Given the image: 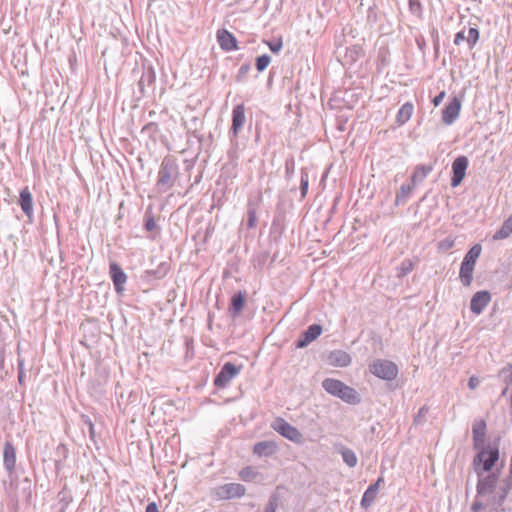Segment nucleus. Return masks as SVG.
<instances>
[{
	"instance_id": "obj_1",
	"label": "nucleus",
	"mask_w": 512,
	"mask_h": 512,
	"mask_svg": "<svg viewBox=\"0 0 512 512\" xmlns=\"http://www.w3.org/2000/svg\"><path fill=\"white\" fill-rule=\"evenodd\" d=\"M322 386L329 394L339 397L347 403L355 404L359 402V396L356 390L347 386L340 380L327 378L322 382Z\"/></svg>"
},
{
	"instance_id": "obj_2",
	"label": "nucleus",
	"mask_w": 512,
	"mask_h": 512,
	"mask_svg": "<svg viewBox=\"0 0 512 512\" xmlns=\"http://www.w3.org/2000/svg\"><path fill=\"white\" fill-rule=\"evenodd\" d=\"M497 476L492 474L479 480L477 485V493L479 497L485 498L493 504H499L505 498L506 492H499L496 490Z\"/></svg>"
},
{
	"instance_id": "obj_3",
	"label": "nucleus",
	"mask_w": 512,
	"mask_h": 512,
	"mask_svg": "<svg viewBox=\"0 0 512 512\" xmlns=\"http://www.w3.org/2000/svg\"><path fill=\"white\" fill-rule=\"evenodd\" d=\"M370 372L383 380L392 381L398 376L397 365L386 359H377L369 365Z\"/></svg>"
},
{
	"instance_id": "obj_4",
	"label": "nucleus",
	"mask_w": 512,
	"mask_h": 512,
	"mask_svg": "<svg viewBox=\"0 0 512 512\" xmlns=\"http://www.w3.org/2000/svg\"><path fill=\"white\" fill-rule=\"evenodd\" d=\"M272 428L277 431L279 434H281L283 437L287 438L288 440L295 442V443H301L302 442V434L301 432L291 424H289L287 421H285L283 418H277L273 424Z\"/></svg>"
},
{
	"instance_id": "obj_5",
	"label": "nucleus",
	"mask_w": 512,
	"mask_h": 512,
	"mask_svg": "<svg viewBox=\"0 0 512 512\" xmlns=\"http://www.w3.org/2000/svg\"><path fill=\"white\" fill-rule=\"evenodd\" d=\"M242 366H236L231 362H227L223 365L220 372L214 379V385L217 388L226 387L230 381L241 372Z\"/></svg>"
},
{
	"instance_id": "obj_6",
	"label": "nucleus",
	"mask_w": 512,
	"mask_h": 512,
	"mask_svg": "<svg viewBox=\"0 0 512 512\" xmlns=\"http://www.w3.org/2000/svg\"><path fill=\"white\" fill-rule=\"evenodd\" d=\"M468 167V159L466 156L457 157L452 163L453 176L451 178V186L457 187L461 184L466 175Z\"/></svg>"
},
{
	"instance_id": "obj_7",
	"label": "nucleus",
	"mask_w": 512,
	"mask_h": 512,
	"mask_svg": "<svg viewBox=\"0 0 512 512\" xmlns=\"http://www.w3.org/2000/svg\"><path fill=\"white\" fill-rule=\"evenodd\" d=\"M499 459V451L497 448H488L481 450L477 457L475 458V464L477 462L482 463V468L484 471H490L497 460Z\"/></svg>"
},
{
	"instance_id": "obj_8",
	"label": "nucleus",
	"mask_w": 512,
	"mask_h": 512,
	"mask_svg": "<svg viewBox=\"0 0 512 512\" xmlns=\"http://www.w3.org/2000/svg\"><path fill=\"white\" fill-rule=\"evenodd\" d=\"M246 488L240 483H228L217 488L221 499L240 498L245 495Z\"/></svg>"
},
{
	"instance_id": "obj_9",
	"label": "nucleus",
	"mask_w": 512,
	"mask_h": 512,
	"mask_svg": "<svg viewBox=\"0 0 512 512\" xmlns=\"http://www.w3.org/2000/svg\"><path fill=\"white\" fill-rule=\"evenodd\" d=\"M491 294L488 291L476 292L470 302V309L475 315H480L491 302Z\"/></svg>"
},
{
	"instance_id": "obj_10",
	"label": "nucleus",
	"mask_w": 512,
	"mask_h": 512,
	"mask_svg": "<svg viewBox=\"0 0 512 512\" xmlns=\"http://www.w3.org/2000/svg\"><path fill=\"white\" fill-rule=\"evenodd\" d=\"M216 39L220 48L226 52L238 50V41L236 37L226 29H219L216 33Z\"/></svg>"
},
{
	"instance_id": "obj_11",
	"label": "nucleus",
	"mask_w": 512,
	"mask_h": 512,
	"mask_svg": "<svg viewBox=\"0 0 512 512\" xmlns=\"http://www.w3.org/2000/svg\"><path fill=\"white\" fill-rule=\"evenodd\" d=\"M461 106V101L453 97L442 111V121L446 125H451L458 118Z\"/></svg>"
},
{
	"instance_id": "obj_12",
	"label": "nucleus",
	"mask_w": 512,
	"mask_h": 512,
	"mask_svg": "<svg viewBox=\"0 0 512 512\" xmlns=\"http://www.w3.org/2000/svg\"><path fill=\"white\" fill-rule=\"evenodd\" d=\"M110 276L116 292L122 293L124 290V285L127 281V276L123 269L116 262L110 263Z\"/></svg>"
},
{
	"instance_id": "obj_13",
	"label": "nucleus",
	"mask_w": 512,
	"mask_h": 512,
	"mask_svg": "<svg viewBox=\"0 0 512 512\" xmlns=\"http://www.w3.org/2000/svg\"><path fill=\"white\" fill-rule=\"evenodd\" d=\"M3 465L8 474H12L14 472L16 466V450L14 445L9 441L4 444Z\"/></svg>"
},
{
	"instance_id": "obj_14",
	"label": "nucleus",
	"mask_w": 512,
	"mask_h": 512,
	"mask_svg": "<svg viewBox=\"0 0 512 512\" xmlns=\"http://www.w3.org/2000/svg\"><path fill=\"white\" fill-rule=\"evenodd\" d=\"M327 362L334 367H346L351 363V357L345 351L336 350L329 353Z\"/></svg>"
},
{
	"instance_id": "obj_15",
	"label": "nucleus",
	"mask_w": 512,
	"mask_h": 512,
	"mask_svg": "<svg viewBox=\"0 0 512 512\" xmlns=\"http://www.w3.org/2000/svg\"><path fill=\"white\" fill-rule=\"evenodd\" d=\"M487 425L484 420H477L472 427L473 441L475 448L483 446L486 438Z\"/></svg>"
},
{
	"instance_id": "obj_16",
	"label": "nucleus",
	"mask_w": 512,
	"mask_h": 512,
	"mask_svg": "<svg viewBox=\"0 0 512 512\" xmlns=\"http://www.w3.org/2000/svg\"><path fill=\"white\" fill-rule=\"evenodd\" d=\"M19 204L24 214L31 218L33 215V197L28 187L20 191Z\"/></svg>"
},
{
	"instance_id": "obj_17",
	"label": "nucleus",
	"mask_w": 512,
	"mask_h": 512,
	"mask_svg": "<svg viewBox=\"0 0 512 512\" xmlns=\"http://www.w3.org/2000/svg\"><path fill=\"white\" fill-rule=\"evenodd\" d=\"M245 122V107L243 104L236 105L232 111V131L236 135Z\"/></svg>"
},
{
	"instance_id": "obj_18",
	"label": "nucleus",
	"mask_w": 512,
	"mask_h": 512,
	"mask_svg": "<svg viewBox=\"0 0 512 512\" xmlns=\"http://www.w3.org/2000/svg\"><path fill=\"white\" fill-rule=\"evenodd\" d=\"M322 333V327L318 324H313L308 327L304 332L303 338L299 340L297 347L302 348L318 338Z\"/></svg>"
},
{
	"instance_id": "obj_19",
	"label": "nucleus",
	"mask_w": 512,
	"mask_h": 512,
	"mask_svg": "<svg viewBox=\"0 0 512 512\" xmlns=\"http://www.w3.org/2000/svg\"><path fill=\"white\" fill-rule=\"evenodd\" d=\"M414 112V105L411 102L403 104L397 112L396 123L398 126H402L407 123Z\"/></svg>"
},
{
	"instance_id": "obj_20",
	"label": "nucleus",
	"mask_w": 512,
	"mask_h": 512,
	"mask_svg": "<svg viewBox=\"0 0 512 512\" xmlns=\"http://www.w3.org/2000/svg\"><path fill=\"white\" fill-rule=\"evenodd\" d=\"M474 268L475 266L462 261L459 278L461 283L466 287H469L472 283Z\"/></svg>"
},
{
	"instance_id": "obj_21",
	"label": "nucleus",
	"mask_w": 512,
	"mask_h": 512,
	"mask_svg": "<svg viewBox=\"0 0 512 512\" xmlns=\"http://www.w3.org/2000/svg\"><path fill=\"white\" fill-rule=\"evenodd\" d=\"M277 445L273 441L258 442L254 445L253 452L258 456L271 455L276 451Z\"/></svg>"
},
{
	"instance_id": "obj_22",
	"label": "nucleus",
	"mask_w": 512,
	"mask_h": 512,
	"mask_svg": "<svg viewBox=\"0 0 512 512\" xmlns=\"http://www.w3.org/2000/svg\"><path fill=\"white\" fill-rule=\"evenodd\" d=\"M510 235H512V215L503 222L501 228L493 235V240H503Z\"/></svg>"
},
{
	"instance_id": "obj_23",
	"label": "nucleus",
	"mask_w": 512,
	"mask_h": 512,
	"mask_svg": "<svg viewBox=\"0 0 512 512\" xmlns=\"http://www.w3.org/2000/svg\"><path fill=\"white\" fill-rule=\"evenodd\" d=\"M482 251V247L480 244H475L465 255L463 261L471 264L473 266L476 265V261L479 258Z\"/></svg>"
},
{
	"instance_id": "obj_24",
	"label": "nucleus",
	"mask_w": 512,
	"mask_h": 512,
	"mask_svg": "<svg viewBox=\"0 0 512 512\" xmlns=\"http://www.w3.org/2000/svg\"><path fill=\"white\" fill-rule=\"evenodd\" d=\"M431 171H432L431 166L422 165V166L416 167V169L412 175V182L417 183V182L424 180Z\"/></svg>"
},
{
	"instance_id": "obj_25",
	"label": "nucleus",
	"mask_w": 512,
	"mask_h": 512,
	"mask_svg": "<svg viewBox=\"0 0 512 512\" xmlns=\"http://www.w3.org/2000/svg\"><path fill=\"white\" fill-rule=\"evenodd\" d=\"M376 495H377L376 487H372L370 485L362 497V500H361L362 507L368 508L374 502Z\"/></svg>"
},
{
	"instance_id": "obj_26",
	"label": "nucleus",
	"mask_w": 512,
	"mask_h": 512,
	"mask_svg": "<svg viewBox=\"0 0 512 512\" xmlns=\"http://www.w3.org/2000/svg\"><path fill=\"white\" fill-rule=\"evenodd\" d=\"M245 305V295L243 292H238L233 295L231 299V307L235 313H239Z\"/></svg>"
},
{
	"instance_id": "obj_27",
	"label": "nucleus",
	"mask_w": 512,
	"mask_h": 512,
	"mask_svg": "<svg viewBox=\"0 0 512 512\" xmlns=\"http://www.w3.org/2000/svg\"><path fill=\"white\" fill-rule=\"evenodd\" d=\"M480 37L479 30L476 27H471L468 30L466 42L470 49H473L477 44Z\"/></svg>"
},
{
	"instance_id": "obj_28",
	"label": "nucleus",
	"mask_w": 512,
	"mask_h": 512,
	"mask_svg": "<svg viewBox=\"0 0 512 512\" xmlns=\"http://www.w3.org/2000/svg\"><path fill=\"white\" fill-rule=\"evenodd\" d=\"M342 457H343V460L344 462L349 466V467H354L356 466L357 464V457H356V454L350 450V449H344L342 451Z\"/></svg>"
},
{
	"instance_id": "obj_29",
	"label": "nucleus",
	"mask_w": 512,
	"mask_h": 512,
	"mask_svg": "<svg viewBox=\"0 0 512 512\" xmlns=\"http://www.w3.org/2000/svg\"><path fill=\"white\" fill-rule=\"evenodd\" d=\"M239 476L243 481H251L255 479L257 473L254 471L253 467L247 466L240 471Z\"/></svg>"
},
{
	"instance_id": "obj_30",
	"label": "nucleus",
	"mask_w": 512,
	"mask_h": 512,
	"mask_svg": "<svg viewBox=\"0 0 512 512\" xmlns=\"http://www.w3.org/2000/svg\"><path fill=\"white\" fill-rule=\"evenodd\" d=\"M156 227V221L154 216L152 215L151 207H148L145 213V229L147 231H152Z\"/></svg>"
},
{
	"instance_id": "obj_31",
	"label": "nucleus",
	"mask_w": 512,
	"mask_h": 512,
	"mask_svg": "<svg viewBox=\"0 0 512 512\" xmlns=\"http://www.w3.org/2000/svg\"><path fill=\"white\" fill-rule=\"evenodd\" d=\"M271 62V58L270 56L268 55H262V56H259L257 59H256V68L259 72H262L263 70H265L268 65L270 64Z\"/></svg>"
},
{
	"instance_id": "obj_32",
	"label": "nucleus",
	"mask_w": 512,
	"mask_h": 512,
	"mask_svg": "<svg viewBox=\"0 0 512 512\" xmlns=\"http://www.w3.org/2000/svg\"><path fill=\"white\" fill-rule=\"evenodd\" d=\"M454 244H455L454 239L451 237H448V238L441 240L438 243V249L441 251H447V250L453 248Z\"/></svg>"
},
{
	"instance_id": "obj_33",
	"label": "nucleus",
	"mask_w": 512,
	"mask_h": 512,
	"mask_svg": "<svg viewBox=\"0 0 512 512\" xmlns=\"http://www.w3.org/2000/svg\"><path fill=\"white\" fill-rule=\"evenodd\" d=\"M265 43L273 53H278L283 47L282 38H279L275 42L265 41Z\"/></svg>"
},
{
	"instance_id": "obj_34",
	"label": "nucleus",
	"mask_w": 512,
	"mask_h": 512,
	"mask_svg": "<svg viewBox=\"0 0 512 512\" xmlns=\"http://www.w3.org/2000/svg\"><path fill=\"white\" fill-rule=\"evenodd\" d=\"M83 423L88 427L90 438L93 439L95 436L94 424L88 416H82Z\"/></svg>"
},
{
	"instance_id": "obj_35",
	"label": "nucleus",
	"mask_w": 512,
	"mask_h": 512,
	"mask_svg": "<svg viewBox=\"0 0 512 512\" xmlns=\"http://www.w3.org/2000/svg\"><path fill=\"white\" fill-rule=\"evenodd\" d=\"M256 222H257V215H256V211L255 210H250L248 212V221H247V225L249 228H253L256 226Z\"/></svg>"
},
{
	"instance_id": "obj_36",
	"label": "nucleus",
	"mask_w": 512,
	"mask_h": 512,
	"mask_svg": "<svg viewBox=\"0 0 512 512\" xmlns=\"http://www.w3.org/2000/svg\"><path fill=\"white\" fill-rule=\"evenodd\" d=\"M25 373H24V360L18 357V380L20 383H23Z\"/></svg>"
},
{
	"instance_id": "obj_37",
	"label": "nucleus",
	"mask_w": 512,
	"mask_h": 512,
	"mask_svg": "<svg viewBox=\"0 0 512 512\" xmlns=\"http://www.w3.org/2000/svg\"><path fill=\"white\" fill-rule=\"evenodd\" d=\"M466 37L467 35H465L464 31H459L454 37V44L460 45L464 40L466 41Z\"/></svg>"
},
{
	"instance_id": "obj_38",
	"label": "nucleus",
	"mask_w": 512,
	"mask_h": 512,
	"mask_svg": "<svg viewBox=\"0 0 512 512\" xmlns=\"http://www.w3.org/2000/svg\"><path fill=\"white\" fill-rule=\"evenodd\" d=\"M445 91H441L437 96L434 97V99L432 100L433 104L435 107H437L438 105H440V103L443 101V99L445 98Z\"/></svg>"
},
{
	"instance_id": "obj_39",
	"label": "nucleus",
	"mask_w": 512,
	"mask_h": 512,
	"mask_svg": "<svg viewBox=\"0 0 512 512\" xmlns=\"http://www.w3.org/2000/svg\"><path fill=\"white\" fill-rule=\"evenodd\" d=\"M479 379L476 377V376H472L470 377L469 381H468V387L471 389V390H474L477 388L478 384H479Z\"/></svg>"
},
{
	"instance_id": "obj_40",
	"label": "nucleus",
	"mask_w": 512,
	"mask_h": 512,
	"mask_svg": "<svg viewBox=\"0 0 512 512\" xmlns=\"http://www.w3.org/2000/svg\"><path fill=\"white\" fill-rule=\"evenodd\" d=\"M146 512H158V506L156 502H151L146 507Z\"/></svg>"
},
{
	"instance_id": "obj_41",
	"label": "nucleus",
	"mask_w": 512,
	"mask_h": 512,
	"mask_svg": "<svg viewBox=\"0 0 512 512\" xmlns=\"http://www.w3.org/2000/svg\"><path fill=\"white\" fill-rule=\"evenodd\" d=\"M383 482H384V478L381 476V477H379V478L377 479V481H376L374 484H372L371 486H372V487H376V491L378 492V490H379V488H380V486H381V484H382Z\"/></svg>"
},
{
	"instance_id": "obj_42",
	"label": "nucleus",
	"mask_w": 512,
	"mask_h": 512,
	"mask_svg": "<svg viewBox=\"0 0 512 512\" xmlns=\"http://www.w3.org/2000/svg\"><path fill=\"white\" fill-rule=\"evenodd\" d=\"M482 509V504L479 503V502H475L473 505H472V510L473 512H480Z\"/></svg>"
},
{
	"instance_id": "obj_43",
	"label": "nucleus",
	"mask_w": 512,
	"mask_h": 512,
	"mask_svg": "<svg viewBox=\"0 0 512 512\" xmlns=\"http://www.w3.org/2000/svg\"><path fill=\"white\" fill-rule=\"evenodd\" d=\"M507 371L509 372L508 382L512 385V363L509 364Z\"/></svg>"
},
{
	"instance_id": "obj_44",
	"label": "nucleus",
	"mask_w": 512,
	"mask_h": 512,
	"mask_svg": "<svg viewBox=\"0 0 512 512\" xmlns=\"http://www.w3.org/2000/svg\"><path fill=\"white\" fill-rule=\"evenodd\" d=\"M307 186H308V182L307 181H305V182L302 181V193L303 194H305Z\"/></svg>"
},
{
	"instance_id": "obj_45",
	"label": "nucleus",
	"mask_w": 512,
	"mask_h": 512,
	"mask_svg": "<svg viewBox=\"0 0 512 512\" xmlns=\"http://www.w3.org/2000/svg\"><path fill=\"white\" fill-rule=\"evenodd\" d=\"M153 3H154V0H150V2H149V4H148V12H149V13H154V12L152 11Z\"/></svg>"
},
{
	"instance_id": "obj_46",
	"label": "nucleus",
	"mask_w": 512,
	"mask_h": 512,
	"mask_svg": "<svg viewBox=\"0 0 512 512\" xmlns=\"http://www.w3.org/2000/svg\"><path fill=\"white\" fill-rule=\"evenodd\" d=\"M407 264H408V266H406L407 271H411L413 269V264L410 261H408Z\"/></svg>"
}]
</instances>
